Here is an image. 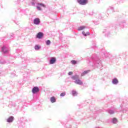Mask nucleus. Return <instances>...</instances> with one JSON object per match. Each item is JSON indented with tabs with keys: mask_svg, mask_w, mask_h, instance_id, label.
<instances>
[{
	"mask_svg": "<svg viewBox=\"0 0 128 128\" xmlns=\"http://www.w3.org/2000/svg\"><path fill=\"white\" fill-rule=\"evenodd\" d=\"M60 96H66V92L61 93L60 94Z\"/></svg>",
	"mask_w": 128,
	"mask_h": 128,
	"instance_id": "nucleus-19",
	"label": "nucleus"
},
{
	"mask_svg": "<svg viewBox=\"0 0 128 128\" xmlns=\"http://www.w3.org/2000/svg\"><path fill=\"white\" fill-rule=\"evenodd\" d=\"M112 122L113 124H116L118 122V119L116 118H114L112 119Z\"/></svg>",
	"mask_w": 128,
	"mask_h": 128,
	"instance_id": "nucleus-14",
	"label": "nucleus"
},
{
	"mask_svg": "<svg viewBox=\"0 0 128 128\" xmlns=\"http://www.w3.org/2000/svg\"><path fill=\"white\" fill-rule=\"evenodd\" d=\"M46 44H47V46H48V45L50 44V40H48L46 42Z\"/></svg>",
	"mask_w": 128,
	"mask_h": 128,
	"instance_id": "nucleus-17",
	"label": "nucleus"
},
{
	"mask_svg": "<svg viewBox=\"0 0 128 128\" xmlns=\"http://www.w3.org/2000/svg\"><path fill=\"white\" fill-rule=\"evenodd\" d=\"M86 74L83 72L82 74H81V76H84Z\"/></svg>",
	"mask_w": 128,
	"mask_h": 128,
	"instance_id": "nucleus-23",
	"label": "nucleus"
},
{
	"mask_svg": "<svg viewBox=\"0 0 128 128\" xmlns=\"http://www.w3.org/2000/svg\"><path fill=\"white\" fill-rule=\"evenodd\" d=\"M2 50L4 52V54H6V52H8V50L5 46L2 47Z\"/></svg>",
	"mask_w": 128,
	"mask_h": 128,
	"instance_id": "nucleus-9",
	"label": "nucleus"
},
{
	"mask_svg": "<svg viewBox=\"0 0 128 128\" xmlns=\"http://www.w3.org/2000/svg\"><path fill=\"white\" fill-rule=\"evenodd\" d=\"M82 34L83 36H90V32H87L86 33V32L83 31Z\"/></svg>",
	"mask_w": 128,
	"mask_h": 128,
	"instance_id": "nucleus-11",
	"label": "nucleus"
},
{
	"mask_svg": "<svg viewBox=\"0 0 128 128\" xmlns=\"http://www.w3.org/2000/svg\"><path fill=\"white\" fill-rule=\"evenodd\" d=\"M42 36H44V33L42 32H39L36 35V38H42Z\"/></svg>",
	"mask_w": 128,
	"mask_h": 128,
	"instance_id": "nucleus-4",
	"label": "nucleus"
},
{
	"mask_svg": "<svg viewBox=\"0 0 128 128\" xmlns=\"http://www.w3.org/2000/svg\"><path fill=\"white\" fill-rule=\"evenodd\" d=\"M118 79L116 78H114L112 80V84H118Z\"/></svg>",
	"mask_w": 128,
	"mask_h": 128,
	"instance_id": "nucleus-10",
	"label": "nucleus"
},
{
	"mask_svg": "<svg viewBox=\"0 0 128 128\" xmlns=\"http://www.w3.org/2000/svg\"><path fill=\"white\" fill-rule=\"evenodd\" d=\"M77 2L80 4H82V6H84V4H88V0H77Z\"/></svg>",
	"mask_w": 128,
	"mask_h": 128,
	"instance_id": "nucleus-1",
	"label": "nucleus"
},
{
	"mask_svg": "<svg viewBox=\"0 0 128 128\" xmlns=\"http://www.w3.org/2000/svg\"><path fill=\"white\" fill-rule=\"evenodd\" d=\"M110 114H114V112L112 111H110L109 112Z\"/></svg>",
	"mask_w": 128,
	"mask_h": 128,
	"instance_id": "nucleus-25",
	"label": "nucleus"
},
{
	"mask_svg": "<svg viewBox=\"0 0 128 128\" xmlns=\"http://www.w3.org/2000/svg\"><path fill=\"white\" fill-rule=\"evenodd\" d=\"M32 4L33 6H34V3L32 2Z\"/></svg>",
	"mask_w": 128,
	"mask_h": 128,
	"instance_id": "nucleus-26",
	"label": "nucleus"
},
{
	"mask_svg": "<svg viewBox=\"0 0 128 128\" xmlns=\"http://www.w3.org/2000/svg\"><path fill=\"white\" fill-rule=\"evenodd\" d=\"M72 78L74 80H76V78H78V75H75L74 76H72Z\"/></svg>",
	"mask_w": 128,
	"mask_h": 128,
	"instance_id": "nucleus-12",
	"label": "nucleus"
},
{
	"mask_svg": "<svg viewBox=\"0 0 128 128\" xmlns=\"http://www.w3.org/2000/svg\"><path fill=\"white\" fill-rule=\"evenodd\" d=\"M72 96H76L77 94L76 92L74 90L72 91Z\"/></svg>",
	"mask_w": 128,
	"mask_h": 128,
	"instance_id": "nucleus-16",
	"label": "nucleus"
},
{
	"mask_svg": "<svg viewBox=\"0 0 128 128\" xmlns=\"http://www.w3.org/2000/svg\"><path fill=\"white\" fill-rule=\"evenodd\" d=\"M38 92H40V89L36 86L34 87L32 90V94H36Z\"/></svg>",
	"mask_w": 128,
	"mask_h": 128,
	"instance_id": "nucleus-2",
	"label": "nucleus"
},
{
	"mask_svg": "<svg viewBox=\"0 0 128 128\" xmlns=\"http://www.w3.org/2000/svg\"><path fill=\"white\" fill-rule=\"evenodd\" d=\"M34 48H35V50H38L40 48V46L38 45H36L34 46Z\"/></svg>",
	"mask_w": 128,
	"mask_h": 128,
	"instance_id": "nucleus-15",
	"label": "nucleus"
},
{
	"mask_svg": "<svg viewBox=\"0 0 128 128\" xmlns=\"http://www.w3.org/2000/svg\"><path fill=\"white\" fill-rule=\"evenodd\" d=\"M12 120H14V116H10L7 120L8 122H12Z\"/></svg>",
	"mask_w": 128,
	"mask_h": 128,
	"instance_id": "nucleus-6",
	"label": "nucleus"
},
{
	"mask_svg": "<svg viewBox=\"0 0 128 128\" xmlns=\"http://www.w3.org/2000/svg\"><path fill=\"white\" fill-rule=\"evenodd\" d=\"M72 74H73L72 72H68V76H72Z\"/></svg>",
	"mask_w": 128,
	"mask_h": 128,
	"instance_id": "nucleus-21",
	"label": "nucleus"
},
{
	"mask_svg": "<svg viewBox=\"0 0 128 128\" xmlns=\"http://www.w3.org/2000/svg\"><path fill=\"white\" fill-rule=\"evenodd\" d=\"M84 28H86L85 26H80L78 30H84Z\"/></svg>",
	"mask_w": 128,
	"mask_h": 128,
	"instance_id": "nucleus-13",
	"label": "nucleus"
},
{
	"mask_svg": "<svg viewBox=\"0 0 128 128\" xmlns=\"http://www.w3.org/2000/svg\"><path fill=\"white\" fill-rule=\"evenodd\" d=\"M56 58H52L50 60V64H54V62H56Z\"/></svg>",
	"mask_w": 128,
	"mask_h": 128,
	"instance_id": "nucleus-7",
	"label": "nucleus"
},
{
	"mask_svg": "<svg viewBox=\"0 0 128 128\" xmlns=\"http://www.w3.org/2000/svg\"><path fill=\"white\" fill-rule=\"evenodd\" d=\"M75 84H82V82L80 80L77 79L75 80L74 82Z\"/></svg>",
	"mask_w": 128,
	"mask_h": 128,
	"instance_id": "nucleus-5",
	"label": "nucleus"
},
{
	"mask_svg": "<svg viewBox=\"0 0 128 128\" xmlns=\"http://www.w3.org/2000/svg\"><path fill=\"white\" fill-rule=\"evenodd\" d=\"M50 100L52 104H54V102H56V97L54 96H52L50 98Z\"/></svg>",
	"mask_w": 128,
	"mask_h": 128,
	"instance_id": "nucleus-8",
	"label": "nucleus"
},
{
	"mask_svg": "<svg viewBox=\"0 0 128 128\" xmlns=\"http://www.w3.org/2000/svg\"><path fill=\"white\" fill-rule=\"evenodd\" d=\"M90 72V70H85L84 72V73L85 74H88V72Z\"/></svg>",
	"mask_w": 128,
	"mask_h": 128,
	"instance_id": "nucleus-20",
	"label": "nucleus"
},
{
	"mask_svg": "<svg viewBox=\"0 0 128 128\" xmlns=\"http://www.w3.org/2000/svg\"><path fill=\"white\" fill-rule=\"evenodd\" d=\"M71 62L72 64H76V61L74 60H72L71 61Z\"/></svg>",
	"mask_w": 128,
	"mask_h": 128,
	"instance_id": "nucleus-18",
	"label": "nucleus"
},
{
	"mask_svg": "<svg viewBox=\"0 0 128 128\" xmlns=\"http://www.w3.org/2000/svg\"><path fill=\"white\" fill-rule=\"evenodd\" d=\"M39 6H44V5L42 4H38Z\"/></svg>",
	"mask_w": 128,
	"mask_h": 128,
	"instance_id": "nucleus-22",
	"label": "nucleus"
},
{
	"mask_svg": "<svg viewBox=\"0 0 128 128\" xmlns=\"http://www.w3.org/2000/svg\"><path fill=\"white\" fill-rule=\"evenodd\" d=\"M34 24H40V20L38 18H36L34 20Z\"/></svg>",
	"mask_w": 128,
	"mask_h": 128,
	"instance_id": "nucleus-3",
	"label": "nucleus"
},
{
	"mask_svg": "<svg viewBox=\"0 0 128 128\" xmlns=\"http://www.w3.org/2000/svg\"><path fill=\"white\" fill-rule=\"evenodd\" d=\"M37 8H38V10H40V6H37Z\"/></svg>",
	"mask_w": 128,
	"mask_h": 128,
	"instance_id": "nucleus-24",
	"label": "nucleus"
}]
</instances>
